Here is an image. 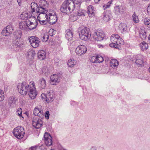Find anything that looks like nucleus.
I'll use <instances>...</instances> for the list:
<instances>
[{
	"label": "nucleus",
	"instance_id": "obj_47",
	"mask_svg": "<svg viewBox=\"0 0 150 150\" xmlns=\"http://www.w3.org/2000/svg\"><path fill=\"white\" fill-rule=\"evenodd\" d=\"M45 118L46 119H48L49 118V116H50V114L49 112L48 111H46L45 113Z\"/></svg>",
	"mask_w": 150,
	"mask_h": 150
},
{
	"label": "nucleus",
	"instance_id": "obj_28",
	"mask_svg": "<svg viewBox=\"0 0 150 150\" xmlns=\"http://www.w3.org/2000/svg\"><path fill=\"white\" fill-rule=\"evenodd\" d=\"M28 21H22L19 23V28L22 30L26 29L27 28Z\"/></svg>",
	"mask_w": 150,
	"mask_h": 150
},
{
	"label": "nucleus",
	"instance_id": "obj_56",
	"mask_svg": "<svg viewBox=\"0 0 150 150\" xmlns=\"http://www.w3.org/2000/svg\"><path fill=\"white\" fill-rule=\"evenodd\" d=\"M100 0H94V2L96 3H98Z\"/></svg>",
	"mask_w": 150,
	"mask_h": 150
},
{
	"label": "nucleus",
	"instance_id": "obj_24",
	"mask_svg": "<svg viewBox=\"0 0 150 150\" xmlns=\"http://www.w3.org/2000/svg\"><path fill=\"white\" fill-rule=\"evenodd\" d=\"M65 37L69 41H71L72 39L73 38V33L70 29H68L66 30Z\"/></svg>",
	"mask_w": 150,
	"mask_h": 150
},
{
	"label": "nucleus",
	"instance_id": "obj_35",
	"mask_svg": "<svg viewBox=\"0 0 150 150\" xmlns=\"http://www.w3.org/2000/svg\"><path fill=\"white\" fill-rule=\"evenodd\" d=\"M76 61L74 59H70L68 60L67 63L68 67H72L74 66L75 64H76Z\"/></svg>",
	"mask_w": 150,
	"mask_h": 150
},
{
	"label": "nucleus",
	"instance_id": "obj_45",
	"mask_svg": "<svg viewBox=\"0 0 150 150\" xmlns=\"http://www.w3.org/2000/svg\"><path fill=\"white\" fill-rule=\"evenodd\" d=\"M49 36L47 34H45L42 37V41L43 42H46L48 39Z\"/></svg>",
	"mask_w": 150,
	"mask_h": 150
},
{
	"label": "nucleus",
	"instance_id": "obj_1",
	"mask_svg": "<svg viewBox=\"0 0 150 150\" xmlns=\"http://www.w3.org/2000/svg\"><path fill=\"white\" fill-rule=\"evenodd\" d=\"M17 88L22 95H25L28 93L29 97L32 99H34L37 95V92L33 81H31L28 84L25 81L19 83L17 84Z\"/></svg>",
	"mask_w": 150,
	"mask_h": 150
},
{
	"label": "nucleus",
	"instance_id": "obj_32",
	"mask_svg": "<svg viewBox=\"0 0 150 150\" xmlns=\"http://www.w3.org/2000/svg\"><path fill=\"white\" fill-rule=\"evenodd\" d=\"M139 37L142 40H144L146 37V33L145 30L141 29L139 32Z\"/></svg>",
	"mask_w": 150,
	"mask_h": 150
},
{
	"label": "nucleus",
	"instance_id": "obj_61",
	"mask_svg": "<svg viewBox=\"0 0 150 150\" xmlns=\"http://www.w3.org/2000/svg\"><path fill=\"white\" fill-rule=\"evenodd\" d=\"M10 68V66H9V67L8 68V69H6V71H9V69Z\"/></svg>",
	"mask_w": 150,
	"mask_h": 150
},
{
	"label": "nucleus",
	"instance_id": "obj_15",
	"mask_svg": "<svg viewBox=\"0 0 150 150\" xmlns=\"http://www.w3.org/2000/svg\"><path fill=\"white\" fill-rule=\"evenodd\" d=\"M13 30V28L11 25H8L2 30L1 33L3 35L8 36L12 33Z\"/></svg>",
	"mask_w": 150,
	"mask_h": 150
},
{
	"label": "nucleus",
	"instance_id": "obj_10",
	"mask_svg": "<svg viewBox=\"0 0 150 150\" xmlns=\"http://www.w3.org/2000/svg\"><path fill=\"white\" fill-rule=\"evenodd\" d=\"M33 126L36 129H39L42 127L43 122L41 119L38 117H33L32 121Z\"/></svg>",
	"mask_w": 150,
	"mask_h": 150
},
{
	"label": "nucleus",
	"instance_id": "obj_8",
	"mask_svg": "<svg viewBox=\"0 0 150 150\" xmlns=\"http://www.w3.org/2000/svg\"><path fill=\"white\" fill-rule=\"evenodd\" d=\"M28 40L30 45L33 47L36 48L39 46L40 40L38 38L32 36L29 38Z\"/></svg>",
	"mask_w": 150,
	"mask_h": 150
},
{
	"label": "nucleus",
	"instance_id": "obj_38",
	"mask_svg": "<svg viewBox=\"0 0 150 150\" xmlns=\"http://www.w3.org/2000/svg\"><path fill=\"white\" fill-rule=\"evenodd\" d=\"M144 22L145 25L150 27V18H146L144 19Z\"/></svg>",
	"mask_w": 150,
	"mask_h": 150
},
{
	"label": "nucleus",
	"instance_id": "obj_42",
	"mask_svg": "<svg viewBox=\"0 0 150 150\" xmlns=\"http://www.w3.org/2000/svg\"><path fill=\"white\" fill-rule=\"evenodd\" d=\"M56 33V31L53 29H51L49 31V34L51 36H52L54 35Z\"/></svg>",
	"mask_w": 150,
	"mask_h": 150
},
{
	"label": "nucleus",
	"instance_id": "obj_50",
	"mask_svg": "<svg viewBox=\"0 0 150 150\" xmlns=\"http://www.w3.org/2000/svg\"><path fill=\"white\" fill-rule=\"evenodd\" d=\"M112 1H111L108 2V3L107 4V5H106V7L105 8H104V9H105V8H109L110 6V4H112Z\"/></svg>",
	"mask_w": 150,
	"mask_h": 150
},
{
	"label": "nucleus",
	"instance_id": "obj_31",
	"mask_svg": "<svg viewBox=\"0 0 150 150\" xmlns=\"http://www.w3.org/2000/svg\"><path fill=\"white\" fill-rule=\"evenodd\" d=\"M35 54V51L32 50H29L27 53V55L28 58L30 59L33 58Z\"/></svg>",
	"mask_w": 150,
	"mask_h": 150
},
{
	"label": "nucleus",
	"instance_id": "obj_9",
	"mask_svg": "<svg viewBox=\"0 0 150 150\" xmlns=\"http://www.w3.org/2000/svg\"><path fill=\"white\" fill-rule=\"evenodd\" d=\"M31 15L34 18L35 17V14H38V12H40V10H39V7L37 3L32 2L31 4Z\"/></svg>",
	"mask_w": 150,
	"mask_h": 150
},
{
	"label": "nucleus",
	"instance_id": "obj_46",
	"mask_svg": "<svg viewBox=\"0 0 150 150\" xmlns=\"http://www.w3.org/2000/svg\"><path fill=\"white\" fill-rule=\"evenodd\" d=\"M96 56H93L90 59L91 62L93 63H96Z\"/></svg>",
	"mask_w": 150,
	"mask_h": 150
},
{
	"label": "nucleus",
	"instance_id": "obj_30",
	"mask_svg": "<svg viewBox=\"0 0 150 150\" xmlns=\"http://www.w3.org/2000/svg\"><path fill=\"white\" fill-rule=\"evenodd\" d=\"M119 65V62L116 59H112L111 60L110 63V67L114 68L117 67Z\"/></svg>",
	"mask_w": 150,
	"mask_h": 150
},
{
	"label": "nucleus",
	"instance_id": "obj_25",
	"mask_svg": "<svg viewBox=\"0 0 150 150\" xmlns=\"http://www.w3.org/2000/svg\"><path fill=\"white\" fill-rule=\"evenodd\" d=\"M27 28L30 30H32L35 28L37 26V23H33V22L31 21L30 20H28V23L27 24Z\"/></svg>",
	"mask_w": 150,
	"mask_h": 150
},
{
	"label": "nucleus",
	"instance_id": "obj_14",
	"mask_svg": "<svg viewBox=\"0 0 150 150\" xmlns=\"http://www.w3.org/2000/svg\"><path fill=\"white\" fill-rule=\"evenodd\" d=\"M47 99H46V101L47 103H49L50 101H53L55 98L54 91L52 90H50L48 91L47 94Z\"/></svg>",
	"mask_w": 150,
	"mask_h": 150
},
{
	"label": "nucleus",
	"instance_id": "obj_16",
	"mask_svg": "<svg viewBox=\"0 0 150 150\" xmlns=\"http://www.w3.org/2000/svg\"><path fill=\"white\" fill-rule=\"evenodd\" d=\"M125 8L124 6H117L114 7V13L116 15H119L125 12Z\"/></svg>",
	"mask_w": 150,
	"mask_h": 150
},
{
	"label": "nucleus",
	"instance_id": "obj_19",
	"mask_svg": "<svg viewBox=\"0 0 150 150\" xmlns=\"http://www.w3.org/2000/svg\"><path fill=\"white\" fill-rule=\"evenodd\" d=\"M118 30L122 33H125L127 31V25L124 23H121L118 26Z\"/></svg>",
	"mask_w": 150,
	"mask_h": 150
},
{
	"label": "nucleus",
	"instance_id": "obj_13",
	"mask_svg": "<svg viewBox=\"0 0 150 150\" xmlns=\"http://www.w3.org/2000/svg\"><path fill=\"white\" fill-rule=\"evenodd\" d=\"M44 141L46 145L50 146L52 144V138L50 134L45 133L44 135Z\"/></svg>",
	"mask_w": 150,
	"mask_h": 150
},
{
	"label": "nucleus",
	"instance_id": "obj_43",
	"mask_svg": "<svg viewBox=\"0 0 150 150\" xmlns=\"http://www.w3.org/2000/svg\"><path fill=\"white\" fill-rule=\"evenodd\" d=\"M39 108H38V106L36 107L34 110L33 114L35 116H37L39 112Z\"/></svg>",
	"mask_w": 150,
	"mask_h": 150
},
{
	"label": "nucleus",
	"instance_id": "obj_41",
	"mask_svg": "<svg viewBox=\"0 0 150 150\" xmlns=\"http://www.w3.org/2000/svg\"><path fill=\"white\" fill-rule=\"evenodd\" d=\"M86 13V11L84 10H79L77 13V15L79 16H85V14Z\"/></svg>",
	"mask_w": 150,
	"mask_h": 150
},
{
	"label": "nucleus",
	"instance_id": "obj_36",
	"mask_svg": "<svg viewBox=\"0 0 150 150\" xmlns=\"http://www.w3.org/2000/svg\"><path fill=\"white\" fill-rule=\"evenodd\" d=\"M103 19L105 21H108L110 20V14L108 13L105 12L103 13Z\"/></svg>",
	"mask_w": 150,
	"mask_h": 150
},
{
	"label": "nucleus",
	"instance_id": "obj_34",
	"mask_svg": "<svg viewBox=\"0 0 150 150\" xmlns=\"http://www.w3.org/2000/svg\"><path fill=\"white\" fill-rule=\"evenodd\" d=\"M13 43L14 44V46L16 48L20 47L23 44L22 42L20 39L16 40L13 42Z\"/></svg>",
	"mask_w": 150,
	"mask_h": 150
},
{
	"label": "nucleus",
	"instance_id": "obj_11",
	"mask_svg": "<svg viewBox=\"0 0 150 150\" xmlns=\"http://www.w3.org/2000/svg\"><path fill=\"white\" fill-rule=\"evenodd\" d=\"M86 47L84 45L78 46L76 49V52L77 55L81 56L84 54L87 51Z\"/></svg>",
	"mask_w": 150,
	"mask_h": 150
},
{
	"label": "nucleus",
	"instance_id": "obj_21",
	"mask_svg": "<svg viewBox=\"0 0 150 150\" xmlns=\"http://www.w3.org/2000/svg\"><path fill=\"white\" fill-rule=\"evenodd\" d=\"M136 59L135 63L139 65H142L144 64L143 56L141 54H138L135 57Z\"/></svg>",
	"mask_w": 150,
	"mask_h": 150
},
{
	"label": "nucleus",
	"instance_id": "obj_7",
	"mask_svg": "<svg viewBox=\"0 0 150 150\" xmlns=\"http://www.w3.org/2000/svg\"><path fill=\"white\" fill-rule=\"evenodd\" d=\"M92 37L95 40L100 41L103 40L105 35L102 30H99L94 32L92 35Z\"/></svg>",
	"mask_w": 150,
	"mask_h": 150
},
{
	"label": "nucleus",
	"instance_id": "obj_5",
	"mask_svg": "<svg viewBox=\"0 0 150 150\" xmlns=\"http://www.w3.org/2000/svg\"><path fill=\"white\" fill-rule=\"evenodd\" d=\"M79 31L80 38L82 40H87L91 37V34L90 29L86 27L80 28Z\"/></svg>",
	"mask_w": 150,
	"mask_h": 150
},
{
	"label": "nucleus",
	"instance_id": "obj_33",
	"mask_svg": "<svg viewBox=\"0 0 150 150\" xmlns=\"http://www.w3.org/2000/svg\"><path fill=\"white\" fill-rule=\"evenodd\" d=\"M15 38L16 40H19L20 39L22 35V32L21 31H17L13 33Z\"/></svg>",
	"mask_w": 150,
	"mask_h": 150
},
{
	"label": "nucleus",
	"instance_id": "obj_51",
	"mask_svg": "<svg viewBox=\"0 0 150 150\" xmlns=\"http://www.w3.org/2000/svg\"><path fill=\"white\" fill-rule=\"evenodd\" d=\"M147 11L148 14H150V5L147 7Z\"/></svg>",
	"mask_w": 150,
	"mask_h": 150
},
{
	"label": "nucleus",
	"instance_id": "obj_12",
	"mask_svg": "<svg viewBox=\"0 0 150 150\" xmlns=\"http://www.w3.org/2000/svg\"><path fill=\"white\" fill-rule=\"evenodd\" d=\"M57 16L54 12L49 13L48 21L51 24L53 25L55 24L57 22Z\"/></svg>",
	"mask_w": 150,
	"mask_h": 150
},
{
	"label": "nucleus",
	"instance_id": "obj_58",
	"mask_svg": "<svg viewBox=\"0 0 150 150\" xmlns=\"http://www.w3.org/2000/svg\"><path fill=\"white\" fill-rule=\"evenodd\" d=\"M98 46L99 48H100L101 47H103V46L101 45H98Z\"/></svg>",
	"mask_w": 150,
	"mask_h": 150
},
{
	"label": "nucleus",
	"instance_id": "obj_60",
	"mask_svg": "<svg viewBox=\"0 0 150 150\" xmlns=\"http://www.w3.org/2000/svg\"><path fill=\"white\" fill-rule=\"evenodd\" d=\"M148 40H149V41L150 42V35L149 36Z\"/></svg>",
	"mask_w": 150,
	"mask_h": 150
},
{
	"label": "nucleus",
	"instance_id": "obj_6",
	"mask_svg": "<svg viewBox=\"0 0 150 150\" xmlns=\"http://www.w3.org/2000/svg\"><path fill=\"white\" fill-rule=\"evenodd\" d=\"M14 136L18 139H21L25 133L24 128L21 126H18L14 128L13 132Z\"/></svg>",
	"mask_w": 150,
	"mask_h": 150
},
{
	"label": "nucleus",
	"instance_id": "obj_59",
	"mask_svg": "<svg viewBox=\"0 0 150 150\" xmlns=\"http://www.w3.org/2000/svg\"><path fill=\"white\" fill-rule=\"evenodd\" d=\"M44 68H43L42 69V73H45L46 72L44 71Z\"/></svg>",
	"mask_w": 150,
	"mask_h": 150
},
{
	"label": "nucleus",
	"instance_id": "obj_39",
	"mask_svg": "<svg viewBox=\"0 0 150 150\" xmlns=\"http://www.w3.org/2000/svg\"><path fill=\"white\" fill-rule=\"evenodd\" d=\"M133 21L135 23H137L139 22V19L138 16H136L135 12L133 14L132 16Z\"/></svg>",
	"mask_w": 150,
	"mask_h": 150
},
{
	"label": "nucleus",
	"instance_id": "obj_22",
	"mask_svg": "<svg viewBox=\"0 0 150 150\" xmlns=\"http://www.w3.org/2000/svg\"><path fill=\"white\" fill-rule=\"evenodd\" d=\"M39 10H40L41 11V10L43 11H44L45 10H46V5H47V1L45 0H40L39 1Z\"/></svg>",
	"mask_w": 150,
	"mask_h": 150
},
{
	"label": "nucleus",
	"instance_id": "obj_40",
	"mask_svg": "<svg viewBox=\"0 0 150 150\" xmlns=\"http://www.w3.org/2000/svg\"><path fill=\"white\" fill-rule=\"evenodd\" d=\"M96 63H100L102 62L103 61V58L101 56L98 55L96 56Z\"/></svg>",
	"mask_w": 150,
	"mask_h": 150
},
{
	"label": "nucleus",
	"instance_id": "obj_53",
	"mask_svg": "<svg viewBox=\"0 0 150 150\" xmlns=\"http://www.w3.org/2000/svg\"><path fill=\"white\" fill-rule=\"evenodd\" d=\"M89 150H97V149L96 147L93 146L90 148Z\"/></svg>",
	"mask_w": 150,
	"mask_h": 150
},
{
	"label": "nucleus",
	"instance_id": "obj_62",
	"mask_svg": "<svg viewBox=\"0 0 150 150\" xmlns=\"http://www.w3.org/2000/svg\"><path fill=\"white\" fill-rule=\"evenodd\" d=\"M149 72L150 73V67L149 68Z\"/></svg>",
	"mask_w": 150,
	"mask_h": 150
},
{
	"label": "nucleus",
	"instance_id": "obj_57",
	"mask_svg": "<svg viewBox=\"0 0 150 150\" xmlns=\"http://www.w3.org/2000/svg\"><path fill=\"white\" fill-rule=\"evenodd\" d=\"M133 1L134 0H129V3H132Z\"/></svg>",
	"mask_w": 150,
	"mask_h": 150
},
{
	"label": "nucleus",
	"instance_id": "obj_23",
	"mask_svg": "<svg viewBox=\"0 0 150 150\" xmlns=\"http://www.w3.org/2000/svg\"><path fill=\"white\" fill-rule=\"evenodd\" d=\"M37 56L38 58L40 60H43L46 57V53L43 50H40L38 52Z\"/></svg>",
	"mask_w": 150,
	"mask_h": 150
},
{
	"label": "nucleus",
	"instance_id": "obj_49",
	"mask_svg": "<svg viewBox=\"0 0 150 150\" xmlns=\"http://www.w3.org/2000/svg\"><path fill=\"white\" fill-rule=\"evenodd\" d=\"M40 147L38 146H31L30 148L32 150H38L39 149Z\"/></svg>",
	"mask_w": 150,
	"mask_h": 150
},
{
	"label": "nucleus",
	"instance_id": "obj_17",
	"mask_svg": "<svg viewBox=\"0 0 150 150\" xmlns=\"http://www.w3.org/2000/svg\"><path fill=\"white\" fill-rule=\"evenodd\" d=\"M87 13L89 17L95 16L96 13V8L92 5H89L87 8Z\"/></svg>",
	"mask_w": 150,
	"mask_h": 150
},
{
	"label": "nucleus",
	"instance_id": "obj_52",
	"mask_svg": "<svg viewBox=\"0 0 150 150\" xmlns=\"http://www.w3.org/2000/svg\"><path fill=\"white\" fill-rule=\"evenodd\" d=\"M37 116H38L40 118H42L44 117V114L39 113L38 115H37Z\"/></svg>",
	"mask_w": 150,
	"mask_h": 150
},
{
	"label": "nucleus",
	"instance_id": "obj_63",
	"mask_svg": "<svg viewBox=\"0 0 150 150\" xmlns=\"http://www.w3.org/2000/svg\"><path fill=\"white\" fill-rule=\"evenodd\" d=\"M105 6H103V8H104V7H105Z\"/></svg>",
	"mask_w": 150,
	"mask_h": 150
},
{
	"label": "nucleus",
	"instance_id": "obj_55",
	"mask_svg": "<svg viewBox=\"0 0 150 150\" xmlns=\"http://www.w3.org/2000/svg\"><path fill=\"white\" fill-rule=\"evenodd\" d=\"M17 2L18 3L19 6H20V3L21 2V0H17Z\"/></svg>",
	"mask_w": 150,
	"mask_h": 150
},
{
	"label": "nucleus",
	"instance_id": "obj_54",
	"mask_svg": "<svg viewBox=\"0 0 150 150\" xmlns=\"http://www.w3.org/2000/svg\"><path fill=\"white\" fill-rule=\"evenodd\" d=\"M39 113H40V114H43V111L42 110V109H40L39 108Z\"/></svg>",
	"mask_w": 150,
	"mask_h": 150
},
{
	"label": "nucleus",
	"instance_id": "obj_48",
	"mask_svg": "<svg viewBox=\"0 0 150 150\" xmlns=\"http://www.w3.org/2000/svg\"><path fill=\"white\" fill-rule=\"evenodd\" d=\"M41 97L42 100H45V99L46 100V99H47V95H46L45 93H42L41 96Z\"/></svg>",
	"mask_w": 150,
	"mask_h": 150
},
{
	"label": "nucleus",
	"instance_id": "obj_29",
	"mask_svg": "<svg viewBox=\"0 0 150 150\" xmlns=\"http://www.w3.org/2000/svg\"><path fill=\"white\" fill-rule=\"evenodd\" d=\"M16 100L17 99L14 96H12L10 97L8 100V104L11 106H14V105H15L16 103Z\"/></svg>",
	"mask_w": 150,
	"mask_h": 150
},
{
	"label": "nucleus",
	"instance_id": "obj_44",
	"mask_svg": "<svg viewBox=\"0 0 150 150\" xmlns=\"http://www.w3.org/2000/svg\"><path fill=\"white\" fill-rule=\"evenodd\" d=\"M4 98V94L3 91L0 89V101H3Z\"/></svg>",
	"mask_w": 150,
	"mask_h": 150
},
{
	"label": "nucleus",
	"instance_id": "obj_27",
	"mask_svg": "<svg viewBox=\"0 0 150 150\" xmlns=\"http://www.w3.org/2000/svg\"><path fill=\"white\" fill-rule=\"evenodd\" d=\"M140 49L142 51L146 50L148 48V44L145 41L142 42L139 44Z\"/></svg>",
	"mask_w": 150,
	"mask_h": 150
},
{
	"label": "nucleus",
	"instance_id": "obj_4",
	"mask_svg": "<svg viewBox=\"0 0 150 150\" xmlns=\"http://www.w3.org/2000/svg\"><path fill=\"white\" fill-rule=\"evenodd\" d=\"M40 12H38V14H35V18L37 17V18L40 23L41 25L45 24H46V22L48 21V13H47V11L45 10L44 11L41 10Z\"/></svg>",
	"mask_w": 150,
	"mask_h": 150
},
{
	"label": "nucleus",
	"instance_id": "obj_20",
	"mask_svg": "<svg viewBox=\"0 0 150 150\" xmlns=\"http://www.w3.org/2000/svg\"><path fill=\"white\" fill-rule=\"evenodd\" d=\"M51 83L52 85H54L59 81V76L56 74H54L50 77Z\"/></svg>",
	"mask_w": 150,
	"mask_h": 150
},
{
	"label": "nucleus",
	"instance_id": "obj_64",
	"mask_svg": "<svg viewBox=\"0 0 150 150\" xmlns=\"http://www.w3.org/2000/svg\"><path fill=\"white\" fill-rule=\"evenodd\" d=\"M0 150H1V149H0Z\"/></svg>",
	"mask_w": 150,
	"mask_h": 150
},
{
	"label": "nucleus",
	"instance_id": "obj_3",
	"mask_svg": "<svg viewBox=\"0 0 150 150\" xmlns=\"http://www.w3.org/2000/svg\"><path fill=\"white\" fill-rule=\"evenodd\" d=\"M74 6L73 2L71 1L66 0L62 4L60 10L62 13L69 14L74 10Z\"/></svg>",
	"mask_w": 150,
	"mask_h": 150
},
{
	"label": "nucleus",
	"instance_id": "obj_26",
	"mask_svg": "<svg viewBox=\"0 0 150 150\" xmlns=\"http://www.w3.org/2000/svg\"><path fill=\"white\" fill-rule=\"evenodd\" d=\"M39 86L40 88H45L46 86V82L45 80L43 78H41L39 80Z\"/></svg>",
	"mask_w": 150,
	"mask_h": 150
},
{
	"label": "nucleus",
	"instance_id": "obj_37",
	"mask_svg": "<svg viewBox=\"0 0 150 150\" xmlns=\"http://www.w3.org/2000/svg\"><path fill=\"white\" fill-rule=\"evenodd\" d=\"M22 109L21 108H19L16 111V114L19 116L21 120H23L24 119V117L22 116Z\"/></svg>",
	"mask_w": 150,
	"mask_h": 150
},
{
	"label": "nucleus",
	"instance_id": "obj_18",
	"mask_svg": "<svg viewBox=\"0 0 150 150\" xmlns=\"http://www.w3.org/2000/svg\"><path fill=\"white\" fill-rule=\"evenodd\" d=\"M21 18L23 20H30L31 18H33L34 20L36 19L35 17L34 18L31 15V13L29 14L27 11H25L22 13L20 16Z\"/></svg>",
	"mask_w": 150,
	"mask_h": 150
},
{
	"label": "nucleus",
	"instance_id": "obj_2",
	"mask_svg": "<svg viewBox=\"0 0 150 150\" xmlns=\"http://www.w3.org/2000/svg\"><path fill=\"white\" fill-rule=\"evenodd\" d=\"M110 39L111 43L109 45L110 47L120 49L121 48L120 45H123L124 44L123 40L117 34L112 35Z\"/></svg>",
	"mask_w": 150,
	"mask_h": 150
}]
</instances>
